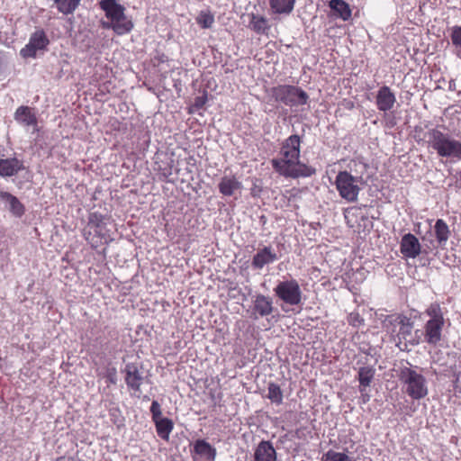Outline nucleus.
Returning a JSON list of instances; mask_svg holds the SVG:
<instances>
[{
  "label": "nucleus",
  "instance_id": "7",
  "mask_svg": "<svg viewBox=\"0 0 461 461\" xmlns=\"http://www.w3.org/2000/svg\"><path fill=\"white\" fill-rule=\"evenodd\" d=\"M363 184L362 176H354L348 171H339L335 179L336 188L340 197L349 203L357 201Z\"/></svg>",
  "mask_w": 461,
  "mask_h": 461
},
{
  "label": "nucleus",
  "instance_id": "1",
  "mask_svg": "<svg viewBox=\"0 0 461 461\" xmlns=\"http://www.w3.org/2000/svg\"><path fill=\"white\" fill-rule=\"evenodd\" d=\"M301 140L298 135H291L282 145L279 158L272 159L274 169L285 177H308L315 174L314 167L300 162Z\"/></svg>",
  "mask_w": 461,
  "mask_h": 461
},
{
  "label": "nucleus",
  "instance_id": "2",
  "mask_svg": "<svg viewBox=\"0 0 461 461\" xmlns=\"http://www.w3.org/2000/svg\"><path fill=\"white\" fill-rule=\"evenodd\" d=\"M402 391L414 401L421 400L429 394V383L423 370L418 366H402L398 374Z\"/></svg>",
  "mask_w": 461,
  "mask_h": 461
},
{
  "label": "nucleus",
  "instance_id": "8",
  "mask_svg": "<svg viewBox=\"0 0 461 461\" xmlns=\"http://www.w3.org/2000/svg\"><path fill=\"white\" fill-rule=\"evenodd\" d=\"M276 295L289 305H298L302 302V290L295 279L279 282L274 288Z\"/></svg>",
  "mask_w": 461,
  "mask_h": 461
},
{
  "label": "nucleus",
  "instance_id": "22",
  "mask_svg": "<svg viewBox=\"0 0 461 461\" xmlns=\"http://www.w3.org/2000/svg\"><path fill=\"white\" fill-rule=\"evenodd\" d=\"M0 199L9 204V210L14 216L22 217L24 214V205L11 193L0 191Z\"/></svg>",
  "mask_w": 461,
  "mask_h": 461
},
{
  "label": "nucleus",
  "instance_id": "29",
  "mask_svg": "<svg viewBox=\"0 0 461 461\" xmlns=\"http://www.w3.org/2000/svg\"><path fill=\"white\" fill-rule=\"evenodd\" d=\"M81 0H54L58 11L63 14H71Z\"/></svg>",
  "mask_w": 461,
  "mask_h": 461
},
{
  "label": "nucleus",
  "instance_id": "18",
  "mask_svg": "<svg viewBox=\"0 0 461 461\" xmlns=\"http://www.w3.org/2000/svg\"><path fill=\"white\" fill-rule=\"evenodd\" d=\"M15 121L23 126H37L38 119L32 108L22 105L14 113Z\"/></svg>",
  "mask_w": 461,
  "mask_h": 461
},
{
  "label": "nucleus",
  "instance_id": "28",
  "mask_svg": "<svg viewBox=\"0 0 461 461\" xmlns=\"http://www.w3.org/2000/svg\"><path fill=\"white\" fill-rule=\"evenodd\" d=\"M156 426V430L162 439L168 440L169 435L173 430V421L168 418H159L153 420Z\"/></svg>",
  "mask_w": 461,
  "mask_h": 461
},
{
  "label": "nucleus",
  "instance_id": "31",
  "mask_svg": "<svg viewBox=\"0 0 461 461\" xmlns=\"http://www.w3.org/2000/svg\"><path fill=\"white\" fill-rule=\"evenodd\" d=\"M321 461H354L346 452H339L333 449L328 450L321 456Z\"/></svg>",
  "mask_w": 461,
  "mask_h": 461
},
{
  "label": "nucleus",
  "instance_id": "10",
  "mask_svg": "<svg viewBox=\"0 0 461 461\" xmlns=\"http://www.w3.org/2000/svg\"><path fill=\"white\" fill-rule=\"evenodd\" d=\"M147 378L144 368L137 364H128L125 367V380L131 389L137 391Z\"/></svg>",
  "mask_w": 461,
  "mask_h": 461
},
{
  "label": "nucleus",
  "instance_id": "14",
  "mask_svg": "<svg viewBox=\"0 0 461 461\" xmlns=\"http://www.w3.org/2000/svg\"><path fill=\"white\" fill-rule=\"evenodd\" d=\"M434 234L436 240H429L432 248L439 247L445 249L447 242L450 237V230L448 225L442 219H438L434 225Z\"/></svg>",
  "mask_w": 461,
  "mask_h": 461
},
{
  "label": "nucleus",
  "instance_id": "9",
  "mask_svg": "<svg viewBox=\"0 0 461 461\" xmlns=\"http://www.w3.org/2000/svg\"><path fill=\"white\" fill-rule=\"evenodd\" d=\"M50 41L43 30L35 31L29 40L28 44L21 50L23 58H33L38 52L44 50L49 45Z\"/></svg>",
  "mask_w": 461,
  "mask_h": 461
},
{
  "label": "nucleus",
  "instance_id": "30",
  "mask_svg": "<svg viewBox=\"0 0 461 461\" xmlns=\"http://www.w3.org/2000/svg\"><path fill=\"white\" fill-rule=\"evenodd\" d=\"M267 397L271 401V402L280 405L283 402V392L280 386L275 383H269Z\"/></svg>",
  "mask_w": 461,
  "mask_h": 461
},
{
  "label": "nucleus",
  "instance_id": "13",
  "mask_svg": "<svg viewBox=\"0 0 461 461\" xmlns=\"http://www.w3.org/2000/svg\"><path fill=\"white\" fill-rule=\"evenodd\" d=\"M219 191L223 196H236L242 190V183L233 175L223 176L218 185Z\"/></svg>",
  "mask_w": 461,
  "mask_h": 461
},
{
  "label": "nucleus",
  "instance_id": "24",
  "mask_svg": "<svg viewBox=\"0 0 461 461\" xmlns=\"http://www.w3.org/2000/svg\"><path fill=\"white\" fill-rule=\"evenodd\" d=\"M329 6L335 15L343 21H348L351 18L352 11L349 5L344 0H330Z\"/></svg>",
  "mask_w": 461,
  "mask_h": 461
},
{
  "label": "nucleus",
  "instance_id": "34",
  "mask_svg": "<svg viewBox=\"0 0 461 461\" xmlns=\"http://www.w3.org/2000/svg\"><path fill=\"white\" fill-rule=\"evenodd\" d=\"M150 412L152 414V420H158L162 418L160 404L157 401H153L150 406Z\"/></svg>",
  "mask_w": 461,
  "mask_h": 461
},
{
  "label": "nucleus",
  "instance_id": "4",
  "mask_svg": "<svg viewBox=\"0 0 461 461\" xmlns=\"http://www.w3.org/2000/svg\"><path fill=\"white\" fill-rule=\"evenodd\" d=\"M429 144L439 157L461 159V141L438 129L429 131Z\"/></svg>",
  "mask_w": 461,
  "mask_h": 461
},
{
  "label": "nucleus",
  "instance_id": "33",
  "mask_svg": "<svg viewBox=\"0 0 461 461\" xmlns=\"http://www.w3.org/2000/svg\"><path fill=\"white\" fill-rule=\"evenodd\" d=\"M448 31L453 46L461 53V25L452 26Z\"/></svg>",
  "mask_w": 461,
  "mask_h": 461
},
{
  "label": "nucleus",
  "instance_id": "40",
  "mask_svg": "<svg viewBox=\"0 0 461 461\" xmlns=\"http://www.w3.org/2000/svg\"><path fill=\"white\" fill-rule=\"evenodd\" d=\"M62 458L63 457H59V458H57V461H61Z\"/></svg>",
  "mask_w": 461,
  "mask_h": 461
},
{
  "label": "nucleus",
  "instance_id": "19",
  "mask_svg": "<svg viewBox=\"0 0 461 461\" xmlns=\"http://www.w3.org/2000/svg\"><path fill=\"white\" fill-rule=\"evenodd\" d=\"M396 101L394 94L388 86H382L376 96V105L380 111L386 112L393 108Z\"/></svg>",
  "mask_w": 461,
  "mask_h": 461
},
{
  "label": "nucleus",
  "instance_id": "39",
  "mask_svg": "<svg viewBox=\"0 0 461 461\" xmlns=\"http://www.w3.org/2000/svg\"><path fill=\"white\" fill-rule=\"evenodd\" d=\"M99 228H100L99 226H96L95 229V232H97L98 231L97 229H99Z\"/></svg>",
  "mask_w": 461,
  "mask_h": 461
},
{
  "label": "nucleus",
  "instance_id": "17",
  "mask_svg": "<svg viewBox=\"0 0 461 461\" xmlns=\"http://www.w3.org/2000/svg\"><path fill=\"white\" fill-rule=\"evenodd\" d=\"M23 169V161L17 158L0 159V176L3 177L14 176Z\"/></svg>",
  "mask_w": 461,
  "mask_h": 461
},
{
  "label": "nucleus",
  "instance_id": "6",
  "mask_svg": "<svg viewBox=\"0 0 461 461\" xmlns=\"http://www.w3.org/2000/svg\"><path fill=\"white\" fill-rule=\"evenodd\" d=\"M268 103L281 102L286 105L304 104L308 95L293 86H278L266 89Z\"/></svg>",
  "mask_w": 461,
  "mask_h": 461
},
{
  "label": "nucleus",
  "instance_id": "3",
  "mask_svg": "<svg viewBox=\"0 0 461 461\" xmlns=\"http://www.w3.org/2000/svg\"><path fill=\"white\" fill-rule=\"evenodd\" d=\"M383 329L393 338L395 341L418 345L420 341L417 335L412 336L413 321L403 314H391L383 321ZM419 330L415 332L418 333Z\"/></svg>",
  "mask_w": 461,
  "mask_h": 461
},
{
  "label": "nucleus",
  "instance_id": "5",
  "mask_svg": "<svg viewBox=\"0 0 461 461\" xmlns=\"http://www.w3.org/2000/svg\"><path fill=\"white\" fill-rule=\"evenodd\" d=\"M429 320L424 326V341L436 346L442 338V330L445 326V319L438 303H431L425 311Z\"/></svg>",
  "mask_w": 461,
  "mask_h": 461
},
{
  "label": "nucleus",
  "instance_id": "25",
  "mask_svg": "<svg viewBox=\"0 0 461 461\" xmlns=\"http://www.w3.org/2000/svg\"><path fill=\"white\" fill-rule=\"evenodd\" d=\"M250 21L249 26L258 34H267L270 29L268 20L264 16L250 14Z\"/></svg>",
  "mask_w": 461,
  "mask_h": 461
},
{
  "label": "nucleus",
  "instance_id": "16",
  "mask_svg": "<svg viewBox=\"0 0 461 461\" xmlns=\"http://www.w3.org/2000/svg\"><path fill=\"white\" fill-rule=\"evenodd\" d=\"M253 461H277V455L270 441L262 440L257 446Z\"/></svg>",
  "mask_w": 461,
  "mask_h": 461
},
{
  "label": "nucleus",
  "instance_id": "21",
  "mask_svg": "<svg viewBox=\"0 0 461 461\" xmlns=\"http://www.w3.org/2000/svg\"><path fill=\"white\" fill-rule=\"evenodd\" d=\"M99 5L107 19L101 21L103 27L115 31V0H101Z\"/></svg>",
  "mask_w": 461,
  "mask_h": 461
},
{
  "label": "nucleus",
  "instance_id": "12",
  "mask_svg": "<svg viewBox=\"0 0 461 461\" xmlns=\"http://www.w3.org/2000/svg\"><path fill=\"white\" fill-rule=\"evenodd\" d=\"M278 259L277 254L270 246H265L258 249L252 258V267L255 269H262L265 266L272 264Z\"/></svg>",
  "mask_w": 461,
  "mask_h": 461
},
{
  "label": "nucleus",
  "instance_id": "15",
  "mask_svg": "<svg viewBox=\"0 0 461 461\" xmlns=\"http://www.w3.org/2000/svg\"><path fill=\"white\" fill-rule=\"evenodd\" d=\"M194 461H213L216 450L203 439H198L194 445Z\"/></svg>",
  "mask_w": 461,
  "mask_h": 461
},
{
  "label": "nucleus",
  "instance_id": "20",
  "mask_svg": "<svg viewBox=\"0 0 461 461\" xmlns=\"http://www.w3.org/2000/svg\"><path fill=\"white\" fill-rule=\"evenodd\" d=\"M254 314L265 317L273 312V301L264 294H257L253 300Z\"/></svg>",
  "mask_w": 461,
  "mask_h": 461
},
{
  "label": "nucleus",
  "instance_id": "23",
  "mask_svg": "<svg viewBox=\"0 0 461 461\" xmlns=\"http://www.w3.org/2000/svg\"><path fill=\"white\" fill-rule=\"evenodd\" d=\"M375 375V369L373 366H362L358 369L357 379L359 382L358 390L366 391L367 389Z\"/></svg>",
  "mask_w": 461,
  "mask_h": 461
},
{
  "label": "nucleus",
  "instance_id": "38",
  "mask_svg": "<svg viewBox=\"0 0 461 461\" xmlns=\"http://www.w3.org/2000/svg\"><path fill=\"white\" fill-rule=\"evenodd\" d=\"M109 240L110 239L108 237H105V236H102L101 237V241L102 242L107 243Z\"/></svg>",
  "mask_w": 461,
  "mask_h": 461
},
{
  "label": "nucleus",
  "instance_id": "26",
  "mask_svg": "<svg viewBox=\"0 0 461 461\" xmlns=\"http://www.w3.org/2000/svg\"><path fill=\"white\" fill-rule=\"evenodd\" d=\"M123 11L124 7L117 4V34L127 33L133 27L131 19L128 18Z\"/></svg>",
  "mask_w": 461,
  "mask_h": 461
},
{
  "label": "nucleus",
  "instance_id": "35",
  "mask_svg": "<svg viewBox=\"0 0 461 461\" xmlns=\"http://www.w3.org/2000/svg\"><path fill=\"white\" fill-rule=\"evenodd\" d=\"M207 102V93L203 92V94L200 96L194 98V107L195 109H201L204 106Z\"/></svg>",
  "mask_w": 461,
  "mask_h": 461
},
{
  "label": "nucleus",
  "instance_id": "37",
  "mask_svg": "<svg viewBox=\"0 0 461 461\" xmlns=\"http://www.w3.org/2000/svg\"><path fill=\"white\" fill-rule=\"evenodd\" d=\"M360 392V399L362 401L363 403H366L367 402H369L370 400V394L368 393L367 392V389H366V391H359Z\"/></svg>",
  "mask_w": 461,
  "mask_h": 461
},
{
  "label": "nucleus",
  "instance_id": "27",
  "mask_svg": "<svg viewBox=\"0 0 461 461\" xmlns=\"http://www.w3.org/2000/svg\"><path fill=\"white\" fill-rule=\"evenodd\" d=\"M295 0H269V5L274 14H289L294 10Z\"/></svg>",
  "mask_w": 461,
  "mask_h": 461
},
{
  "label": "nucleus",
  "instance_id": "36",
  "mask_svg": "<svg viewBox=\"0 0 461 461\" xmlns=\"http://www.w3.org/2000/svg\"><path fill=\"white\" fill-rule=\"evenodd\" d=\"M363 320L360 318L358 313H350L348 316L349 324L357 327L362 323Z\"/></svg>",
  "mask_w": 461,
  "mask_h": 461
},
{
  "label": "nucleus",
  "instance_id": "32",
  "mask_svg": "<svg viewBox=\"0 0 461 461\" xmlns=\"http://www.w3.org/2000/svg\"><path fill=\"white\" fill-rule=\"evenodd\" d=\"M195 20L203 29H209L214 23V16L209 10H203L198 14Z\"/></svg>",
  "mask_w": 461,
  "mask_h": 461
},
{
  "label": "nucleus",
  "instance_id": "11",
  "mask_svg": "<svg viewBox=\"0 0 461 461\" xmlns=\"http://www.w3.org/2000/svg\"><path fill=\"white\" fill-rule=\"evenodd\" d=\"M400 250L403 257L416 258L421 253V245L413 234L407 233L402 238Z\"/></svg>",
  "mask_w": 461,
  "mask_h": 461
}]
</instances>
